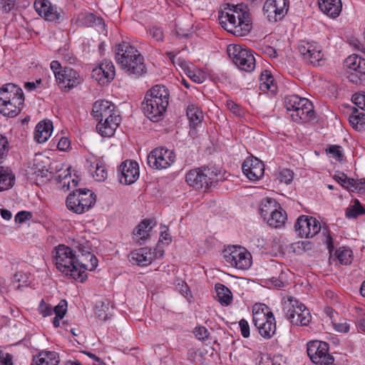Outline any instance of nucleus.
<instances>
[{
    "label": "nucleus",
    "mask_w": 365,
    "mask_h": 365,
    "mask_svg": "<svg viewBox=\"0 0 365 365\" xmlns=\"http://www.w3.org/2000/svg\"><path fill=\"white\" fill-rule=\"evenodd\" d=\"M218 21L225 30L235 36L247 35L252 27L249 9L243 4H227L219 12Z\"/></svg>",
    "instance_id": "1"
},
{
    "label": "nucleus",
    "mask_w": 365,
    "mask_h": 365,
    "mask_svg": "<svg viewBox=\"0 0 365 365\" xmlns=\"http://www.w3.org/2000/svg\"><path fill=\"white\" fill-rule=\"evenodd\" d=\"M170 91L166 86L157 84L152 86L145 93L141 103L145 115L153 122H158L165 115L169 105Z\"/></svg>",
    "instance_id": "2"
},
{
    "label": "nucleus",
    "mask_w": 365,
    "mask_h": 365,
    "mask_svg": "<svg viewBox=\"0 0 365 365\" xmlns=\"http://www.w3.org/2000/svg\"><path fill=\"white\" fill-rule=\"evenodd\" d=\"M115 53L117 63L128 75L139 78L147 72L143 56L130 43L123 41L117 44Z\"/></svg>",
    "instance_id": "3"
},
{
    "label": "nucleus",
    "mask_w": 365,
    "mask_h": 365,
    "mask_svg": "<svg viewBox=\"0 0 365 365\" xmlns=\"http://www.w3.org/2000/svg\"><path fill=\"white\" fill-rule=\"evenodd\" d=\"M115 108V105L108 101H97L93 104L92 115L99 120L96 129L103 137H112L120 125L121 118Z\"/></svg>",
    "instance_id": "4"
},
{
    "label": "nucleus",
    "mask_w": 365,
    "mask_h": 365,
    "mask_svg": "<svg viewBox=\"0 0 365 365\" xmlns=\"http://www.w3.org/2000/svg\"><path fill=\"white\" fill-rule=\"evenodd\" d=\"M22 89L14 83H6L0 88V113L9 118L18 115L24 103Z\"/></svg>",
    "instance_id": "5"
},
{
    "label": "nucleus",
    "mask_w": 365,
    "mask_h": 365,
    "mask_svg": "<svg viewBox=\"0 0 365 365\" xmlns=\"http://www.w3.org/2000/svg\"><path fill=\"white\" fill-rule=\"evenodd\" d=\"M217 181V173L212 168L191 170L186 175L187 183L196 190L207 189Z\"/></svg>",
    "instance_id": "6"
},
{
    "label": "nucleus",
    "mask_w": 365,
    "mask_h": 365,
    "mask_svg": "<svg viewBox=\"0 0 365 365\" xmlns=\"http://www.w3.org/2000/svg\"><path fill=\"white\" fill-rule=\"evenodd\" d=\"M288 302L289 303H285L284 307L287 319L294 325H308L311 321L309 309L294 297H289Z\"/></svg>",
    "instance_id": "7"
},
{
    "label": "nucleus",
    "mask_w": 365,
    "mask_h": 365,
    "mask_svg": "<svg viewBox=\"0 0 365 365\" xmlns=\"http://www.w3.org/2000/svg\"><path fill=\"white\" fill-rule=\"evenodd\" d=\"M227 53L234 63L242 71L250 72L255 67V58L250 50L240 45L229 46Z\"/></svg>",
    "instance_id": "8"
},
{
    "label": "nucleus",
    "mask_w": 365,
    "mask_h": 365,
    "mask_svg": "<svg viewBox=\"0 0 365 365\" xmlns=\"http://www.w3.org/2000/svg\"><path fill=\"white\" fill-rule=\"evenodd\" d=\"M223 256L226 262L239 269H247L252 264L250 252L240 246H232L225 249Z\"/></svg>",
    "instance_id": "9"
},
{
    "label": "nucleus",
    "mask_w": 365,
    "mask_h": 365,
    "mask_svg": "<svg viewBox=\"0 0 365 365\" xmlns=\"http://www.w3.org/2000/svg\"><path fill=\"white\" fill-rule=\"evenodd\" d=\"M327 342L312 341L307 344V352L312 361L318 365H334V357L329 354Z\"/></svg>",
    "instance_id": "10"
},
{
    "label": "nucleus",
    "mask_w": 365,
    "mask_h": 365,
    "mask_svg": "<svg viewBox=\"0 0 365 365\" xmlns=\"http://www.w3.org/2000/svg\"><path fill=\"white\" fill-rule=\"evenodd\" d=\"M175 160V155L173 150L163 147L153 149L147 157L148 165L156 170L168 168Z\"/></svg>",
    "instance_id": "11"
},
{
    "label": "nucleus",
    "mask_w": 365,
    "mask_h": 365,
    "mask_svg": "<svg viewBox=\"0 0 365 365\" xmlns=\"http://www.w3.org/2000/svg\"><path fill=\"white\" fill-rule=\"evenodd\" d=\"M288 0H267L263 6V12L271 23H276L284 19L289 11Z\"/></svg>",
    "instance_id": "12"
},
{
    "label": "nucleus",
    "mask_w": 365,
    "mask_h": 365,
    "mask_svg": "<svg viewBox=\"0 0 365 365\" xmlns=\"http://www.w3.org/2000/svg\"><path fill=\"white\" fill-rule=\"evenodd\" d=\"M294 228L300 237L312 238L320 232L322 227L315 217L301 215L297 220Z\"/></svg>",
    "instance_id": "13"
},
{
    "label": "nucleus",
    "mask_w": 365,
    "mask_h": 365,
    "mask_svg": "<svg viewBox=\"0 0 365 365\" xmlns=\"http://www.w3.org/2000/svg\"><path fill=\"white\" fill-rule=\"evenodd\" d=\"M34 8L36 12L46 21H54L62 19L63 12L48 0H35Z\"/></svg>",
    "instance_id": "14"
},
{
    "label": "nucleus",
    "mask_w": 365,
    "mask_h": 365,
    "mask_svg": "<svg viewBox=\"0 0 365 365\" xmlns=\"http://www.w3.org/2000/svg\"><path fill=\"white\" fill-rule=\"evenodd\" d=\"M34 8L36 12L46 21H54L62 19L63 12L48 0H35Z\"/></svg>",
    "instance_id": "15"
},
{
    "label": "nucleus",
    "mask_w": 365,
    "mask_h": 365,
    "mask_svg": "<svg viewBox=\"0 0 365 365\" xmlns=\"http://www.w3.org/2000/svg\"><path fill=\"white\" fill-rule=\"evenodd\" d=\"M56 81L62 89L69 91L81 83L83 78L76 70L65 66L62 73H57Z\"/></svg>",
    "instance_id": "16"
},
{
    "label": "nucleus",
    "mask_w": 365,
    "mask_h": 365,
    "mask_svg": "<svg viewBox=\"0 0 365 365\" xmlns=\"http://www.w3.org/2000/svg\"><path fill=\"white\" fill-rule=\"evenodd\" d=\"M242 170L249 180L257 181L264 175V165L257 158H247L242 165Z\"/></svg>",
    "instance_id": "17"
},
{
    "label": "nucleus",
    "mask_w": 365,
    "mask_h": 365,
    "mask_svg": "<svg viewBox=\"0 0 365 365\" xmlns=\"http://www.w3.org/2000/svg\"><path fill=\"white\" fill-rule=\"evenodd\" d=\"M56 264L59 271H68L69 266L77 262L73 250L64 245H58L55 250Z\"/></svg>",
    "instance_id": "18"
},
{
    "label": "nucleus",
    "mask_w": 365,
    "mask_h": 365,
    "mask_svg": "<svg viewBox=\"0 0 365 365\" xmlns=\"http://www.w3.org/2000/svg\"><path fill=\"white\" fill-rule=\"evenodd\" d=\"M91 75L99 84H108L115 77V66L112 61L104 59L98 67L93 69Z\"/></svg>",
    "instance_id": "19"
},
{
    "label": "nucleus",
    "mask_w": 365,
    "mask_h": 365,
    "mask_svg": "<svg viewBox=\"0 0 365 365\" xmlns=\"http://www.w3.org/2000/svg\"><path fill=\"white\" fill-rule=\"evenodd\" d=\"M119 181L124 185L134 183L139 178V166L137 162L125 160L119 167Z\"/></svg>",
    "instance_id": "20"
},
{
    "label": "nucleus",
    "mask_w": 365,
    "mask_h": 365,
    "mask_svg": "<svg viewBox=\"0 0 365 365\" xmlns=\"http://www.w3.org/2000/svg\"><path fill=\"white\" fill-rule=\"evenodd\" d=\"M155 257V253L149 247H141L130 252L129 260L133 264L148 266Z\"/></svg>",
    "instance_id": "21"
},
{
    "label": "nucleus",
    "mask_w": 365,
    "mask_h": 365,
    "mask_svg": "<svg viewBox=\"0 0 365 365\" xmlns=\"http://www.w3.org/2000/svg\"><path fill=\"white\" fill-rule=\"evenodd\" d=\"M78 248L81 255L76 256V262H79L81 267L84 269L94 270L97 267L98 262L96 257L84 245H79Z\"/></svg>",
    "instance_id": "22"
},
{
    "label": "nucleus",
    "mask_w": 365,
    "mask_h": 365,
    "mask_svg": "<svg viewBox=\"0 0 365 365\" xmlns=\"http://www.w3.org/2000/svg\"><path fill=\"white\" fill-rule=\"evenodd\" d=\"M273 314L269 307L264 304L256 303L252 307V322L255 327L261 326L265 320L269 319Z\"/></svg>",
    "instance_id": "23"
},
{
    "label": "nucleus",
    "mask_w": 365,
    "mask_h": 365,
    "mask_svg": "<svg viewBox=\"0 0 365 365\" xmlns=\"http://www.w3.org/2000/svg\"><path fill=\"white\" fill-rule=\"evenodd\" d=\"M314 113L312 103L307 98H305V100L302 101V104L300 109L297 110V113H291L290 115L293 120L296 122L300 120L307 122L314 115Z\"/></svg>",
    "instance_id": "24"
},
{
    "label": "nucleus",
    "mask_w": 365,
    "mask_h": 365,
    "mask_svg": "<svg viewBox=\"0 0 365 365\" xmlns=\"http://www.w3.org/2000/svg\"><path fill=\"white\" fill-rule=\"evenodd\" d=\"M321 11L333 18L338 16L341 11V0H318Z\"/></svg>",
    "instance_id": "25"
},
{
    "label": "nucleus",
    "mask_w": 365,
    "mask_h": 365,
    "mask_svg": "<svg viewBox=\"0 0 365 365\" xmlns=\"http://www.w3.org/2000/svg\"><path fill=\"white\" fill-rule=\"evenodd\" d=\"M53 124L51 120L39 122L36 126L34 139L38 143L46 142L51 135Z\"/></svg>",
    "instance_id": "26"
},
{
    "label": "nucleus",
    "mask_w": 365,
    "mask_h": 365,
    "mask_svg": "<svg viewBox=\"0 0 365 365\" xmlns=\"http://www.w3.org/2000/svg\"><path fill=\"white\" fill-rule=\"evenodd\" d=\"M156 222L153 220H144L134 230L133 235L135 240L140 242L145 241L150 237V233Z\"/></svg>",
    "instance_id": "27"
},
{
    "label": "nucleus",
    "mask_w": 365,
    "mask_h": 365,
    "mask_svg": "<svg viewBox=\"0 0 365 365\" xmlns=\"http://www.w3.org/2000/svg\"><path fill=\"white\" fill-rule=\"evenodd\" d=\"M259 89L264 92H269L271 94H275L277 91V86L271 73L267 70L262 72L259 78Z\"/></svg>",
    "instance_id": "28"
},
{
    "label": "nucleus",
    "mask_w": 365,
    "mask_h": 365,
    "mask_svg": "<svg viewBox=\"0 0 365 365\" xmlns=\"http://www.w3.org/2000/svg\"><path fill=\"white\" fill-rule=\"evenodd\" d=\"M80 202H81V214L88 211L96 203L95 194L88 189L77 190Z\"/></svg>",
    "instance_id": "29"
},
{
    "label": "nucleus",
    "mask_w": 365,
    "mask_h": 365,
    "mask_svg": "<svg viewBox=\"0 0 365 365\" xmlns=\"http://www.w3.org/2000/svg\"><path fill=\"white\" fill-rule=\"evenodd\" d=\"M344 65L349 69L356 71L359 74H365V59L356 54L347 57L344 61Z\"/></svg>",
    "instance_id": "30"
},
{
    "label": "nucleus",
    "mask_w": 365,
    "mask_h": 365,
    "mask_svg": "<svg viewBox=\"0 0 365 365\" xmlns=\"http://www.w3.org/2000/svg\"><path fill=\"white\" fill-rule=\"evenodd\" d=\"M269 319L265 320L261 326H257L259 334L264 339H270L276 331V322L273 314L269 315Z\"/></svg>",
    "instance_id": "31"
},
{
    "label": "nucleus",
    "mask_w": 365,
    "mask_h": 365,
    "mask_svg": "<svg viewBox=\"0 0 365 365\" xmlns=\"http://www.w3.org/2000/svg\"><path fill=\"white\" fill-rule=\"evenodd\" d=\"M277 209H281V207L279 204L272 198L267 197L264 199L259 206L261 216L265 221Z\"/></svg>",
    "instance_id": "32"
},
{
    "label": "nucleus",
    "mask_w": 365,
    "mask_h": 365,
    "mask_svg": "<svg viewBox=\"0 0 365 365\" xmlns=\"http://www.w3.org/2000/svg\"><path fill=\"white\" fill-rule=\"evenodd\" d=\"M34 359L41 365H58L60 362L58 354L50 351H41Z\"/></svg>",
    "instance_id": "33"
},
{
    "label": "nucleus",
    "mask_w": 365,
    "mask_h": 365,
    "mask_svg": "<svg viewBox=\"0 0 365 365\" xmlns=\"http://www.w3.org/2000/svg\"><path fill=\"white\" fill-rule=\"evenodd\" d=\"M15 176L11 170L0 166V192L9 190L14 185Z\"/></svg>",
    "instance_id": "34"
},
{
    "label": "nucleus",
    "mask_w": 365,
    "mask_h": 365,
    "mask_svg": "<svg viewBox=\"0 0 365 365\" xmlns=\"http://www.w3.org/2000/svg\"><path fill=\"white\" fill-rule=\"evenodd\" d=\"M349 121L354 129L362 130L365 128V113L353 107L352 112L349 116Z\"/></svg>",
    "instance_id": "35"
},
{
    "label": "nucleus",
    "mask_w": 365,
    "mask_h": 365,
    "mask_svg": "<svg viewBox=\"0 0 365 365\" xmlns=\"http://www.w3.org/2000/svg\"><path fill=\"white\" fill-rule=\"evenodd\" d=\"M217 297L219 302L223 306H228L232 302V294L231 291L224 284L217 283L215 284Z\"/></svg>",
    "instance_id": "36"
},
{
    "label": "nucleus",
    "mask_w": 365,
    "mask_h": 365,
    "mask_svg": "<svg viewBox=\"0 0 365 365\" xmlns=\"http://www.w3.org/2000/svg\"><path fill=\"white\" fill-rule=\"evenodd\" d=\"M334 179L345 189L349 191L354 192L361 190V187L358 186L357 181L354 179L348 178L346 175L341 173L334 175Z\"/></svg>",
    "instance_id": "37"
},
{
    "label": "nucleus",
    "mask_w": 365,
    "mask_h": 365,
    "mask_svg": "<svg viewBox=\"0 0 365 365\" xmlns=\"http://www.w3.org/2000/svg\"><path fill=\"white\" fill-rule=\"evenodd\" d=\"M68 271H61L65 273L66 275H70L72 278L76 280H78L81 282H83L86 278V274L83 268L81 267L79 262H73L71 267L68 269Z\"/></svg>",
    "instance_id": "38"
},
{
    "label": "nucleus",
    "mask_w": 365,
    "mask_h": 365,
    "mask_svg": "<svg viewBox=\"0 0 365 365\" xmlns=\"http://www.w3.org/2000/svg\"><path fill=\"white\" fill-rule=\"evenodd\" d=\"M187 115L190 124L193 126L200 123L203 118L202 110L196 106L192 104L187 108Z\"/></svg>",
    "instance_id": "39"
},
{
    "label": "nucleus",
    "mask_w": 365,
    "mask_h": 365,
    "mask_svg": "<svg viewBox=\"0 0 365 365\" xmlns=\"http://www.w3.org/2000/svg\"><path fill=\"white\" fill-rule=\"evenodd\" d=\"M353 203L346 209L345 215L347 218L356 219L360 215H365V207L362 206L359 200L355 199Z\"/></svg>",
    "instance_id": "40"
},
{
    "label": "nucleus",
    "mask_w": 365,
    "mask_h": 365,
    "mask_svg": "<svg viewBox=\"0 0 365 365\" xmlns=\"http://www.w3.org/2000/svg\"><path fill=\"white\" fill-rule=\"evenodd\" d=\"M305 98H300L297 95L287 96L284 98L285 106L287 111L292 112V113H297V110L300 109L302 101Z\"/></svg>",
    "instance_id": "41"
},
{
    "label": "nucleus",
    "mask_w": 365,
    "mask_h": 365,
    "mask_svg": "<svg viewBox=\"0 0 365 365\" xmlns=\"http://www.w3.org/2000/svg\"><path fill=\"white\" fill-rule=\"evenodd\" d=\"M323 54L319 48L313 43H311V48L307 53L304 59L313 65H319V61L322 59Z\"/></svg>",
    "instance_id": "42"
},
{
    "label": "nucleus",
    "mask_w": 365,
    "mask_h": 365,
    "mask_svg": "<svg viewBox=\"0 0 365 365\" xmlns=\"http://www.w3.org/2000/svg\"><path fill=\"white\" fill-rule=\"evenodd\" d=\"M287 219L286 214L282 212V208L277 209L266 220L268 225L273 227L282 226Z\"/></svg>",
    "instance_id": "43"
},
{
    "label": "nucleus",
    "mask_w": 365,
    "mask_h": 365,
    "mask_svg": "<svg viewBox=\"0 0 365 365\" xmlns=\"http://www.w3.org/2000/svg\"><path fill=\"white\" fill-rule=\"evenodd\" d=\"M78 200H79L78 194L77 190L70 193L66 198V207L73 212L76 214H81V206L77 207Z\"/></svg>",
    "instance_id": "44"
},
{
    "label": "nucleus",
    "mask_w": 365,
    "mask_h": 365,
    "mask_svg": "<svg viewBox=\"0 0 365 365\" xmlns=\"http://www.w3.org/2000/svg\"><path fill=\"white\" fill-rule=\"evenodd\" d=\"M336 257L341 264L347 265L351 263L352 252L349 249L340 248L336 250Z\"/></svg>",
    "instance_id": "45"
},
{
    "label": "nucleus",
    "mask_w": 365,
    "mask_h": 365,
    "mask_svg": "<svg viewBox=\"0 0 365 365\" xmlns=\"http://www.w3.org/2000/svg\"><path fill=\"white\" fill-rule=\"evenodd\" d=\"M108 309V303L98 302L96 304L95 313L98 317L103 321L109 319L108 314L106 312Z\"/></svg>",
    "instance_id": "46"
},
{
    "label": "nucleus",
    "mask_w": 365,
    "mask_h": 365,
    "mask_svg": "<svg viewBox=\"0 0 365 365\" xmlns=\"http://www.w3.org/2000/svg\"><path fill=\"white\" fill-rule=\"evenodd\" d=\"M177 63L185 71H187V75L190 78V79H192L195 82L201 83L200 76L194 73V71L190 69L186 61L180 58H178L177 60Z\"/></svg>",
    "instance_id": "47"
},
{
    "label": "nucleus",
    "mask_w": 365,
    "mask_h": 365,
    "mask_svg": "<svg viewBox=\"0 0 365 365\" xmlns=\"http://www.w3.org/2000/svg\"><path fill=\"white\" fill-rule=\"evenodd\" d=\"M96 20V16L92 13L81 14L78 21L86 26H92Z\"/></svg>",
    "instance_id": "48"
},
{
    "label": "nucleus",
    "mask_w": 365,
    "mask_h": 365,
    "mask_svg": "<svg viewBox=\"0 0 365 365\" xmlns=\"http://www.w3.org/2000/svg\"><path fill=\"white\" fill-rule=\"evenodd\" d=\"M9 151V142L7 138L0 134V163L7 155Z\"/></svg>",
    "instance_id": "49"
},
{
    "label": "nucleus",
    "mask_w": 365,
    "mask_h": 365,
    "mask_svg": "<svg viewBox=\"0 0 365 365\" xmlns=\"http://www.w3.org/2000/svg\"><path fill=\"white\" fill-rule=\"evenodd\" d=\"M150 36L156 41L162 42L164 39V34L162 29L157 26H153L149 29Z\"/></svg>",
    "instance_id": "50"
},
{
    "label": "nucleus",
    "mask_w": 365,
    "mask_h": 365,
    "mask_svg": "<svg viewBox=\"0 0 365 365\" xmlns=\"http://www.w3.org/2000/svg\"><path fill=\"white\" fill-rule=\"evenodd\" d=\"M352 102L361 110H365V93H355L351 98Z\"/></svg>",
    "instance_id": "51"
},
{
    "label": "nucleus",
    "mask_w": 365,
    "mask_h": 365,
    "mask_svg": "<svg viewBox=\"0 0 365 365\" xmlns=\"http://www.w3.org/2000/svg\"><path fill=\"white\" fill-rule=\"evenodd\" d=\"M93 177L96 178L97 181H103L107 178V171L106 168L97 163Z\"/></svg>",
    "instance_id": "52"
},
{
    "label": "nucleus",
    "mask_w": 365,
    "mask_h": 365,
    "mask_svg": "<svg viewBox=\"0 0 365 365\" xmlns=\"http://www.w3.org/2000/svg\"><path fill=\"white\" fill-rule=\"evenodd\" d=\"M279 178L281 182L289 184L293 180V172L289 169H283L279 173Z\"/></svg>",
    "instance_id": "53"
},
{
    "label": "nucleus",
    "mask_w": 365,
    "mask_h": 365,
    "mask_svg": "<svg viewBox=\"0 0 365 365\" xmlns=\"http://www.w3.org/2000/svg\"><path fill=\"white\" fill-rule=\"evenodd\" d=\"M67 303L65 300H62L60 303L56 305L53 309V312L55 313L56 316L60 318H63L66 312Z\"/></svg>",
    "instance_id": "54"
},
{
    "label": "nucleus",
    "mask_w": 365,
    "mask_h": 365,
    "mask_svg": "<svg viewBox=\"0 0 365 365\" xmlns=\"http://www.w3.org/2000/svg\"><path fill=\"white\" fill-rule=\"evenodd\" d=\"M58 53L66 61L72 63L75 60L72 53L69 52L67 45H64L63 47L60 48Z\"/></svg>",
    "instance_id": "55"
},
{
    "label": "nucleus",
    "mask_w": 365,
    "mask_h": 365,
    "mask_svg": "<svg viewBox=\"0 0 365 365\" xmlns=\"http://www.w3.org/2000/svg\"><path fill=\"white\" fill-rule=\"evenodd\" d=\"M16 5V0H0V9L4 13H9L13 10Z\"/></svg>",
    "instance_id": "56"
},
{
    "label": "nucleus",
    "mask_w": 365,
    "mask_h": 365,
    "mask_svg": "<svg viewBox=\"0 0 365 365\" xmlns=\"http://www.w3.org/2000/svg\"><path fill=\"white\" fill-rule=\"evenodd\" d=\"M340 146L339 145H331L327 151L331 155V156L338 161H341L343 158V154L340 150Z\"/></svg>",
    "instance_id": "57"
},
{
    "label": "nucleus",
    "mask_w": 365,
    "mask_h": 365,
    "mask_svg": "<svg viewBox=\"0 0 365 365\" xmlns=\"http://www.w3.org/2000/svg\"><path fill=\"white\" fill-rule=\"evenodd\" d=\"M39 312L43 316L47 317L53 314V308L51 305L47 304L43 299L41 300L39 304Z\"/></svg>",
    "instance_id": "58"
},
{
    "label": "nucleus",
    "mask_w": 365,
    "mask_h": 365,
    "mask_svg": "<svg viewBox=\"0 0 365 365\" xmlns=\"http://www.w3.org/2000/svg\"><path fill=\"white\" fill-rule=\"evenodd\" d=\"M32 213L29 211H20L15 216V221L19 223H23L26 220L32 218Z\"/></svg>",
    "instance_id": "59"
},
{
    "label": "nucleus",
    "mask_w": 365,
    "mask_h": 365,
    "mask_svg": "<svg viewBox=\"0 0 365 365\" xmlns=\"http://www.w3.org/2000/svg\"><path fill=\"white\" fill-rule=\"evenodd\" d=\"M239 326L240 328L241 334L244 338H248L250 336V326L248 324V322L245 319H242L239 322Z\"/></svg>",
    "instance_id": "60"
},
{
    "label": "nucleus",
    "mask_w": 365,
    "mask_h": 365,
    "mask_svg": "<svg viewBox=\"0 0 365 365\" xmlns=\"http://www.w3.org/2000/svg\"><path fill=\"white\" fill-rule=\"evenodd\" d=\"M194 334L200 340H205L208 338L209 331L204 327H200L195 328L194 331Z\"/></svg>",
    "instance_id": "61"
},
{
    "label": "nucleus",
    "mask_w": 365,
    "mask_h": 365,
    "mask_svg": "<svg viewBox=\"0 0 365 365\" xmlns=\"http://www.w3.org/2000/svg\"><path fill=\"white\" fill-rule=\"evenodd\" d=\"M176 288L185 297H187L190 293V289L187 284L182 280H178L176 284Z\"/></svg>",
    "instance_id": "62"
},
{
    "label": "nucleus",
    "mask_w": 365,
    "mask_h": 365,
    "mask_svg": "<svg viewBox=\"0 0 365 365\" xmlns=\"http://www.w3.org/2000/svg\"><path fill=\"white\" fill-rule=\"evenodd\" d=\"M0 365H13L12 356L9 353L0 351Z\"/></svg>",
    "instance_id": "63"
},
{
    "label": "nucleus",
    "mask_w": 365,
    "mask_h": 365,
    "mask_svg": "<svg viewBox=\"0 0 365 365\" xmlns=\"http://www.w3.org/2000/svg\"><path fill=\"white\" fill-rule=\"evenodd\" d=\"M271 361L272 365H286V359L282 354H274Z\"/></svg>",
    "instance_id": "64"
}]
</instances>
